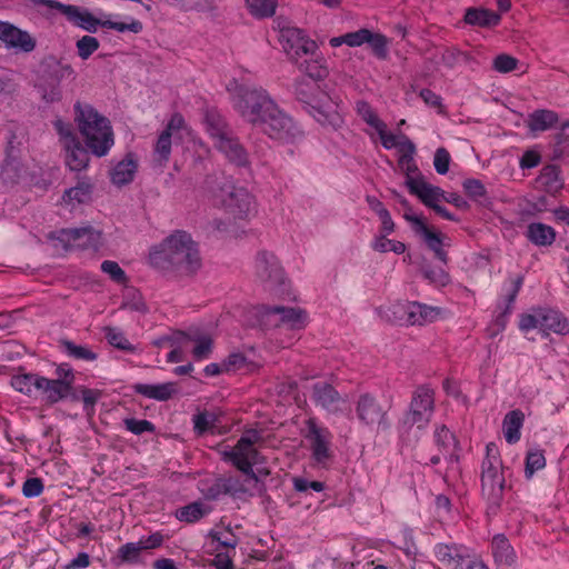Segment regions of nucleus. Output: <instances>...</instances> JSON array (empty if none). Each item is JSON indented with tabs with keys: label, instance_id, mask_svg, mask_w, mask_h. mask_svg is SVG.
<instances>
[{
	"label": "nucleus",
	"instance_id": "nucleus-27",
	"mask_svg": "<svg viewBox=\"0 0 569 569\" xmlns=\"http://www.w3.org/2000/svg\"><path fill=\"white\" fill-rule=\"evenodd\" d=\"M540 330L548 335L552 331L558 335L569 333V320L559 311L540 309Z\"/></svg>",
	"mask_w": 569,
	"mask_h": 569
},
{
	"label": "nucleus",
	"instance_id": "nucleus-53",
	"mask_svg": "<svg viewBox=\"0 0 569 569\" xmlns=\"http://www.w3.org/2000/svg\"><path fill=\"white\" fill-rule=\"evenodd\" d=\"M422 276L431 283L445 287L449 282V274L443 268H433L428 264L421 267Z\"/></svg>",
	"mask_w": 569,
	"mask_h": 569
},
{
	"label": "nucleus",
	"instance_id": "nucleus-32",
	"mask_svg": "<svg viewBox=\"0 0 569 569\" xmlns=\"http://www.w3.org/2000/svg\"><path fill=\"white\" fill-rule=\"evenodd\" d=\"M206 126L208 133L214 141V147L233 133L223 117L216 111H209L206 114Z\"/></svg>",
	"mask_w": 569,
	"mask_h": 569
},
{
	"label": "nucleus",
	"instance_id": "nucleus-11",
	"mask_svg": "<svg viewBox=\"0 0 569 569\" xmlns=\"http://www.w3.org/2000/svg\"><path fill=\"white\" fill-rule=\"evenodd\" d=\"M399 203L406 209L403 218L411 223L413 231L419 234L429 250H431L435 257L443 264L448 262V253L443 249L447 244L445 242V236L441 232H437L430 229L426 222L418 216L411 212V207L406 198L401 194L393 192Z\"/></svg>",
	"mask_w": 569,
	"mask_h": 569
},
{
	"label": "nucleus",
	"instance_id": "nucleus-62",
	"mask_svg": "<svg viewBox=\"0 0 569 569\" xmlns=\"http://www.w3.org/2000/svg\"><path fill=\"white\" fill-rule=\"evenodd\" d=\"M186 332L174 331L171 335L162 336L153 341V345L158 348L172 347L177 343H186Z\"/></svg>",
	"mask_w": 569,
	"mask_h": 569
},
{
	"label": "nucleus",
	"instance_id": "nucleus-19",
	"mask_svg": "<svg viewBox=\"0 0 569 569\" xmlns=\"http://www.w3.org/2000/svg\"><path fill=\"white\" fill-rule=\"evenodd\" d=\"M73 380L72 370H69L62 379H48L41 376L39 397L48 403H57L70 395Z\"/></svg>",
	"mask_w": 569,
	"mask_h": 569
},
{
	"label": "nucleus",
	"instance_id": "nucleus-7",
	"mask_svg": "<svg viewBox=\"0 0 569 569\" xmlns=\"http://www.w3.org/2000/svg\"><path fill=\"white\" fill-rule=\"evenodd\" d=\"M381 317L393 323L407 326H425L436 321L441 309L418 301L393 302L386 308H380Z\"/></svg>",
	"mask_w": 569,
	"mask_h": 569
},
{
	"label": "nucleus",
	"instance_id": "nucleus-52",
	"mask_svg": "<svg viewBox=\"0 0 569 569\" xmlns=\"http://www.w3.org/2000/svg\"><path fill=\"white\" fill-rule=\"evenodd\" d=\"M100 47V42L92 36H83L76 42L78 56L82 60L89 59Z\"/></svg>",
	"mask_w": 569,
	"mask_h": 569
},
{
	"label": "nucleus",
	"instance_id": "nucleus-58",
	"mask_svg": "<svg viewBox=\"0 0 569 569\" xmlns=\"http://www.w3.org/2000/svg\"><path fill=\"white\" fill-rule=\"evenodd\" d=\"M101 270L104 273L109 274L110 278L118 283H123L127 281L126 272L120 268V266L116 261L104 260L101 263Z\"/></svg>",
	"mask_w": 569,
	"mask_h": 569
},
{
	"label": "nucleus",
	"instance_id": "nucleus-28",
	"mask_svg": "<svg viewBox=\"0 0 569 569\" xmlns=\"http://www.w3.org/2000/svg\"><path fill=\"white\" fill-rule=\"evenodd\" d=\"M491 549L495 562L498 568H508L515 563V550L503 535H496L492 538Z\"/></svg>",
	"mask_w": 569,
	"mask_h": 569
},
{
	"label": "nucleus",
	"instance_id": "nucleus-14",
	"mask_svg": "<svg viewBox=\"0 0 569 569\" xmlns=\"http://www.w3.org/2000/svg\"><path fill=\"white\" fill-rule=\"evenodd\" d=\"M189 127L182 114L178 112L173 113L156 141L153 148L156 160L161 164L167 163L171 154L172 138L180 140L183 138V134L189 133Z\"/></svg>",
	"mask_w": 569,
	"mask_h": 569
},
{
	"label": "nucleus",
	"instance_id": "nucleus-21",
	"mask_svg": "<svg viewBox=\"0 0 569 569\" xmlns=\"http://www.w3.org/2000/svg\"><path fill=\"white\" fill-rule=\"evenodd\" d=\"M202 495L208 500H218L222 496H237L244 492L242 483L232 477L229 478H217L210 485L202 488Z\"/></svg>",
	"mask_w": 569,
	"mask_h": 569
},
{
	"label": "nucleus",
	"instance_id": "nucleus-30",
	"mask_svg": "<svg viewBox=\"0 0 569 569\" xmlns=\"http://www.w3.org/2000/svg\"><path fill=\"white\" fill-rule=\"evenodd\" d=\"M525 415L521 410L516 409L508 412L502 421V431L508 443L512 445L520 440L521 428L523 426Z\"/></svg>",
	"mask_w": 569,
	"mask_h": 569
},
{
	"label": "nucleus",
	"instance_id": "nucleus-6",
	"mask_svg": "<svg viewBox=\"0 0 569 569\" xmlns=\"http://www.w3.org/2000/svg\"><path fill=\"white\" fill-rule=\"evenodd\" d=\"M505 482L499 450L493 442H490L486 446V457L481 463V492L490 507L500 506Z\"/></svg>",
	"mask_w": 569,
	"mask_h": 569
},
{
	"label": "nucleus",
	"instance_id": "nucleus-64",
	"mask_svg": "<svg viewBox=\"0 0 569 569\" xmlns=\"http://www.w3.org/2000/svg\"><path fill=\"white\" fill-rule=\"evenodd\" d=\"M54 128L61 138V142H62L63 147H66V144H68L74 140H78L72 131L70 123H66L59 119V120L54 121Z\"/></svg>",
	"mask_w": 569,
	"mask_h": 569
},
{
	"label": "nucleus",
	"instance_id": "nucleus-17",
	"mask_svg": "<svg viewBox=\"0 0 569 569\" xmlns=\"http://www.w3.org/2000/svg\"><path fill=\"white\" fill-rule=\"evenodd\" d=\"M58 240L67 249L97 251L101 247V232L90 226L62 229L59 231Z\"/></svg>",
	"mask_w": 569,
	"mask_h": 569
},
{
	"label": "nucleus",
	"instance_id": "nucleus-3",
	"mask_svg": "<svg viewBox=\"0 0 569 569\" xmlns=\"http://www.w3.org/2000/svg\"><path fill=\"white\" fill-rule=\"evenodd\" d=\"M74 120L88 149L97 157L106 156L114 143L110 121L92 106L77 102Z\"/></svg>",
	"mask_w": 569,
	"mask_h": 569
},
{
	"label": "nucleus",
	"instance_id": "nucleus-61",
	"mask_svg": "<svg viewBox=\"0 0 569 569\" xmlns=\"http://www.w3.org/2000/svg\"><path fill=\"white\" fill-rule=\"evenodd\" d=\"M536 328L540 330V309L535 310L533 313L521 315L519 329L522 332H528Z\"/></svg>",
	"mask_w": 569,
	"mask_h": 569
},
{
	"label": "nucleus",
	"instance_id": "nucleus-46",
	"mask_svg": "<svg viewBox=\"0 0 569 569\" xmlns=\"http://www.w3.org/2000/svg\"><path fill=\"white\" fill-rule=\"evenodd\" d=\"M546 467V458L543 451L535 449L528 451L526 456L525 476L527 479H531L536 471H539Z\"/></svg>",
	"mask_w": 569,
	"mask_h": 569
},
{
	"label": "nucleus",
	"instance_id": "nucleus-49",
	"mask_svg": "<svg viewBox=\"0 0 569 569\" xmlns=\"http://www.w3.org/2000/svg\"><path fill=\"white\" fill-rule=\"evenodd\" d=\"M415 156H400L398 160V166L400 170L406 176V186L408 187V183L410 180H421L423 179V176L420 173L418 166L415 161Z\"/></svg>",
	"mask_w": 569,
	"mask_h": 569
},
{
	"label": "nucleus",
	"instance_id": "nucleus-20",
	"mask_svg": "<svg viewBox=\"0 0 569 569\" xmlns=\"http://www.w3.org/2000/svg\"><path fill=\"white\" fill-rule=\"evenodd\" d=\"M254 268L257 277L264 283L274 286L283 281V270L273 253L259 252Z\"/></svg>",
	"mask_w": 569,
	"mask_h": 569
},
{
	"label": "nucleus",
	"instance_id": "nucleus-29",
	"mask_svg": "<svg viewBox=\"0 0 569 569\" xmlns=\"http://www.w3.org/2000/svg\"><path fill=\"white\" fill-rule=\"evenodd\" d=\"M309 59L296 62L298 69L303 72L311 81L318 82L323 80L329 74L325 58L316 51L315 56H309Z\"/></svg>",
	"mask_w": 569,
	"mask_h": 569
},
{
	"label": "nucleus",
	"instance_id": "nucleus-57",
	"mask_svg": "<svg viewBox=\"0 0 569 569\" xmlns=\"http://www.w3.org/2000/svg\"><path fill=\"white\" fill-rule=\"evenodd\" d=\"M462 187L466 193L475 200H480L481 198H485L487 194L486 187L478 179H466L462 183Z\"/></svg>",
	"mask_w": 569,
	"mask_h": 569
},
{
	"label": "nucleus",
	"instance_id": "nucleus-45",
	"mask_svg": "<svg viewBox=\"0 0 569 569\" xmlns=\"http://www.w3.org/2000/svg\"><path fill=\"white\" fill-rule=\"evenodd\" d=\"M356 110L358 116L371 128L381 129L383 128V121L380 120L372 107L365 100L356 102Z\"/></svg>",
	"mask_w": 569,
	"mask_h": 569
},
{
	"label": "nucleus",
	"instance_id": "nucleus-42",
	"mask_svg": "<svg viewBox=\"0 0 569 569\" xmlns=\"http://www.w3.org/2000/svg\"><path fill=\"white\" fill-rule=\"evenodd\" d=\"M369 32V29L362 28L353 32H348L339 37H333L329 40V43L333 48H337L341 44H347L349 47H360L363 43H367Z\"/></svg>",
	"mask_w": 569,
	"mask_h": 569
},
{
	"label": "nucleus",
	"instance_id": "nucleus-4",
	"mask_svg": "<svg viewBox=\"0 0 569 569\" xmlns=\"http://www.w3.org/2000/svg\"><path fill=\"white\" fill-rule=\"evenodd\" d=\"M36 7H44L48 10L56 9L61 12L69 22L88 32H97L99 27L116 30L118 32L140 33L143 29L142 22L131 19L130 22H116L111 20H99L87 9L73 4H63L57 0H31Z\"/></svg>",
	"mask_w": 569,
	"mask_h": 569
},
{
	"label": "nucleus",
	"instance_id": "nucleus-22",
	"mask_svg": "<svg viewBox=\"0 0 569 569\" xmlns=\"http://www.w3.org/2000/svg\"><path fill=\"white\" fill-rule=\"evenodd\" d=\"M133 390L140 396L157 401H167L173 398L179 391L177 382L173 381L156 385L136 383Z\"/></svg>",
	"mask_w": 569,
	"mask_h": 569
},
{
	"label": "nucleus",
	"instance_id": "nucleus-13",
	"mask_svg": "<svg viewBox=\"0 0 569 569\" xmlns=\"http://www.w3.org/2000/svg\"><path fill=\"white\" fill-rule=\"evenodd\" d=\"M279 41L291 61L298 62L303 56H315L318 44L303 30L284 27L280 30Z\"/></svg>",
	"mask_w": 569,
	"mask_h": 569
},
{
	"label": "nucleus",
	"instance_id": "nucleus-40",
	"mask_svg": "<svg viewBox=\"0 0 569 569\" xmlns=\"http://www.w3.org/2000/svg\"><path fill=\"white\" fill-rule=\"evenodd\" d=\"M465 21L471 26L493 27L500 21V16L487 9L469 8L465 14Z\"/></svg>",
	"mask_w": 569,
	"mask_h": 569
},
{
	"label": "nucleus",
	"instance_id": "nucleus-39",
	"mask_svg": "<svg viewBox=\"0 0 569 569\" xmlns=\"http://www.w3.org/2000/svg\"><path fill=\"white\" fill-rule=\"evenodd\" d=\"M559 118L555 111L540 109L528 117V128L531 131H546L555 127Z\"/></svg>",
	"mask_w": 569,
	"mask_h": 569
},
{
	"label": "nucleus",
	"instance_id": "nucleus-33",
	"mask_svg": "<svg viewBox=\"0 0 569 569\" xmlns=\"http://www.w3.org/2000/svg\"><path fill=\"white\" fill-rule=\"evenodd\" d=\"M14 152V148L10 144L0 170V179L7 186L17 183L21 174V166Z\"/></svg>",
	"mask_w": 569,
	"mask_h": 569
},
{
	"label": "nucleus",
	"instance_id": "nucleus-2",
	"mask_svg": "<svg viewBox=\"0 0 569 569\" xmlns=\"http://www.w3.org/2000/svg\"><path fill=\"white\" fill-rule=\"evenodd\" d=\"M149 263L161 271L193 274L201 267L198 243L190 233L176 230L149 251Z\"/></svg>",
	"mask_w": 569,
	"mask_h": 569
},
{
	"label": "nucleus",
	"instance_id": "nucleus-44",
	"mask_svg": "<svg viewBox=\"0 0 569 569\" xmlns=\"http://www.w3.org/2000/svg\"><path fill=\"white\" fill-rule=\"evenodd\" d=\"M249 12L259 19L272 17L276 12L277 0H244Z\"/></svg>",
	"mask_w": 569,
	"mask_h": 569
},
{
	"label": "nucleus",
	"instance_id": "nucleus-50",
	"mask_svg": "<svg viewBox=\"0 0 569 569\" xmlns=\"http://www.w3.org/2000/svg\"><path fill=\"white\" fill-rule=\"evenodd\" d=\"M218 418L214 412H199L193 417V428L198 435H203L208 431H212L216 427Z\"/></svg>",
	"mask_w": 569,
	"mask_h": 569
},
{
	"label": "nucleus",
	"instance_id": "nucleus-59",
	"mask_svg": "<svg viewBox=\"0 0 569 569\" xmlns=\"http://www.w3.org/2000/svg\"><path fill=\"white\" fill-rule=\"evenodd\" d=\"M44 486L40 478H28L22 486V493L27 498L39 497L43 492Z\"/></svg>",
	"mask_w": 569,
	"mask_h": 569
},
{
	"label": "nucleus",
	"instance_id": "nucleus-26",
	"mask_svg": "<svg viewBox=\"0 0 569 569\" xmlns=\"http://www.w3.org/2000/svg\"><path fill=\"white\" fill-rule=\"evenodd\" d=\"M216 148L221 151L231 163L238 167L249 166L248 152L233 133L224 140H221Z\"/></svg>",
	"mask_w": 569,
	"mask_h": 569
},
{
	"label": "nucleus",
	"instance_id": "nucleus-8",
	"mask_svg": "<svg viewBox=\"0 0 569 569\" xmlns=\"http://www.w3.org/2000/svg\"><path fill=\"white\" fill-rule=\"evenodd\" d=\"M435 411V391L427 385L416 388L408 410L398 423L401 435L409 433L413 427L425 429Z\"/></svg>",
	"mask_w": 569,
	"mask_h": 569
},
{
	"label": "nucleus",
	"instance_id": "nucleus-38",
	"mask_svg": "<svg viewBox=\"0 0 569 569\" xmlns=\"http://www.w3.org/2000/svg\"><path fill=\"white\" fill-rule=\"evenodd\" d=\"M435 441L438 448L445 452L446 459L450 462L458 460V456L455 453L457 447L455 435L446 426H440L436 429Z\"/></svg>",
	"mask_w": 569,
	"mask_h": 569
},
{
	"label": "nucleus",
	"instance_id": "nucleus-43",
	"mask_svg": "<svg viewBox=\"0 0 569 569\" xmlns=\"http://www.w3.org/2000/svg\"><path fill=\"white\" fill-rule=\"evenodd\" d=\"M60 347L68 357L76 360L93 361L97 359V353L87 346L77 345L70 340H61Z\"/></svg>",
	"mask_w": 569,
	"mask_h": 569
},
{
	"label": "nucleus",
	"instance_id": "nucleus-5",
	"mask_svg": "<svg viewBox=\"0 0 569 569\" xmlns=\"http://www.w3.org/2000/svg\"><path fill=\"white\" fill-rule=\"evenodd\" d=\"M297 99L305 103L306 110L321 124L339 128L342 123L340 114L329 103L330 98L320 90L317 82L306 78L295 82Z\"/></svg>",
	"mask_w": 569,
	"mask_h": 569
},
{
	"label": "nucleus",
	"instance_id": "nucleus-12",
	"mask_svg": "<svg viewBox=\"0 0 569 569\" xmlns=\"http://www.w3.org/2000/svg\"><path fill=\"white\" fill-rule=\"evenodd\" d=\"M390 405L381 403L369 392L361 393L356 401V415L361 425L387 431L390 428L388 412Z\"/></svg>",
	"mask_w": 569,
	"mask_h": 569
},
{
	"label": "nucleus",
	"instance_id": "nucleus-41",
	"mask_svg": "<svg viewBox=\"0 0 569 569\" xmlns=\"http://www.w3.org/2000/svg\"><path fill=\"white\" fill-rule=\"evenodd\" d=\"M211 508L201 501H194L176 510V518L181 522L193 523L209 515Z\"/></svg>",
	"mask_w": 569,
	"mask_h": 569
},
{
	"label": "nucleus",
	"instance_id": "nucleus-16",
	"mask_svg": "<svg viewBox=\"0 0 569 569\" xmlns=\"http://www.w3.org/2000/svg\"><path fill=\"white\" fill-rule=\"evenodd\" d=\"M310 398L316 406L331 415H342L348 410L347 397L341 396L332 385L326 381H317L311 386Z\"/></svg>",
	"mask_w": 569,
	"mask_h": 569
},
{
	"label": "nucleus",
	"instance_id": "nucleus-48",
	"mask_svg": "<svg viewBox=\"0 0 569 569\" xmlns=\"http://www.w3.org/2000/svg\"><path fill=\"white\" fill-rule=\"evenodd\" d=\"M91 186L87 182H79L76 187L66 190L63 200L66 202L83 203L90 199Z\"/></svg>",
	"mask_w": 569,
	"mask_h": 569
},
{
	"label": "nucleus",
	"instance_id": "nucleus-54",
	"mask_svg": "<svg viewBox=\"0 0 569 569\" xmlns=\"http://www.w3.org/2000/svg\"><path fill=\"white\" fill-rule=\"evenodd\" d=\"M123 425L128 431L137 436H140L144 432H154L156 430L154 425L146 419L138 420L134 418H126L123 420Z\"/></svg>",
	"mask_w": 569,
	"mask_h": 569
},
{
	"label": "nucleus",
	"instance_id": "nucleus-51",
	"mask_svg": "<svg viewBox=\"0 0 569 569\" xmlns=\"http://www.w3.org/2000/svg\"><path fill=\"white\" fill-rule=\"evenodd\" d=\"M143 551L140 542H127L118 549V557L123 562L137 563L140 560V555Z\"/></svg>",
	"mask_w": 569,
	"mask_h": 569
},
{
	"label": "nucleus",
	"instance_id": "nucleus-60",
	"mask_svg": "<svg viewBox=\"0 0 569 569\" xmlns=\"http://www.w3.org/2000/svg\"><path fill=\"white\" fill-rule=\"evenodd\" d=\"M450 154L445 148H438L435 152L433 166L439 174H445L449 170Z\"/></svg>",
	"mask_w": 569,
	"mask_h": 569
},
{
	"label": "nucleus",
	"instance_id": "nucleus-25",
	"mask_svg": "<svg viewBox=\"0 0 569 569\" xmlns=\"http://www.w3.org/2000/svg\"><path fill=\"white\" fill-rule=\"evenodd\" d=\"M138 170V160L133 153H127L110 171V180L114 186L122 187L133 181Z\"/></svg>",
	"mask_w": 569,
	"mask_h": 569
},
{
	"label": "nucleus",
	"instance_id": "nucleus-10",
	"mask_svg": "<svg viewBox=\"0 0 569 569\" xmlns=\"http://www.w3.org/2000/svg\"><path fill=\"white\" fill-rule=\"evenodd\" d=\"M260 438L258 431L250 430L230 450L223 452L226 461L232 462L238 470L253 480H257V475L252 467L261 462V455L254 448Z\"/></svg>",
	"mask_w": 569,
	"mask_h": 569
},
{
	"label": "nucleus",
	"instance_id": "nucleus-56",
	"mask_svg": "<svg viewBox=\"0 0 569 569\" xmlns=\"http://www.w3.org/2000/svg\"><path fill=\"white\" fill-rule=\"evenodd\" d=\"M518 66V60L509 54L501 53L493 59L492 68L500 73L513 71Z\"/></svg>",
	"mask_w": 569,
	"mask_h": 569
},
{
	"label": "nucleus",
	"instance_id": "nucleus-18",
	"mask_svg": "<svg viewBox=\"0 0 569 569\" xmlns=\"http://www.w3.org/2000/svg\"><path fill=\"white\" fill-rule=\"evenodd\" d=\"M306 439L310 443L312 458L317 463L325 465L331 458L332 433L311 418L307 421Z\"/></svg>",
	"mask_w": 569,
	"mask_h": 569
},
{
	"label": "nucleus",
	"instance_id": "nucleus-35",
	"mask_svg": "<svg viewBox=\"0 0 569 569\" xmlns=\"http://www.w3.org/2000/svg\"><path fill=\"white\" fill-rule=\"evenodd\" d=\"M40 380L41 376L38 373H19L11 378V386L28 397L38 398Z\"/></svg>",
	"mask_w": 569,
	"mask_h": 569
},
{
	"label": "nucleus",
	"instance_id": "nucleus-15",
	"mask_svg": "<svg viewBox=\"0 0 569 569\" xmlns=\"http://www.w3.org/2000/svg\"><path fill=\"white\" fill-rule=\"evenodd\" d=\"M261 316L270 326H283L290 330H301L306 327L308 316L300 308L282 307V306H263Z\"/></svg>",
	"mask_w": 569,
	"mask_h": 569
},
{
	"label": "nucleus",
	"instance_id": "nucleus-47",
	"mask_svg": "<svg viewBox=\"0 0 569 569\" xmlns=\"http://www.w3.org/2000/svg\"><path fill=\"white\" fill-rule=\"evenodd\" d=\"M367 43L370 46L373 54L378 59L386 60L388 58L389 40L385 34L375 33V32L370 31Z\"/></svg>",
	"mask_w": 569,
	"mask_h": 569
},
{
	"label": "nucleus",
	"instance_id": "nucleus-55",
	"mask_svg": "<svg viewBox=\"0 0 569 569\" xmlns=\"http://www.w3.org/2000/svg\"><path fill=\"white\" fill-rule=\"evenodd\" d=\"M106 338L111 346H113L120 350H124V351H133L134 350L133 346L129 342V340L124 337V335L117 329L108 328L107 332H106Z\"/></svg>",
	"mask_w": 569,
	"mask_h": 569
},
{
	"label": "nucleus",
	"instance_id": "nucleus-36",
	"mask_svg": "<svg viewBox=\"0 0 569 569\" xmlns=\"http://www.w3.org/2000/svg\"><path fill=\"white\" fill-rule=\"evenodd\" d=\"M186 343L193 342L192 356L196 360L208 359L212 352L213 340L207 333L199 331L186 332Z\"/></svg>",
	"mask_w": 569,
	"mask_h": 569
},
{
	"label": "nucleus",
	"instance_id": "nucleus-23",
	"mask_svg": "<svg viewBox=\"0 0 569 569\" xmlns=\"http://www.w3.org/2000/svg\"><path fill=\"white\" fill-rule=\"evenodd\" d=\"M408 189L411 194L417 196L425 206L431 209L438 204V201L445 198L443 190L428 183L425 178L421 180H410Z\"/></svg>",
	"mask_w": 569,
	"mask_h": 569
},
{
	"label": "nucleus",
	"instance_id": "nucleus-37",
	"mask_svg": "<svg viewBox=\"0 0 569 569\" xmlns=\"http://www.w3.org/2000/svg\"><path fill=\"white\" fill-rule=\"evenodd\" d=\"M3 43L8 48L20 49L24 52H30L36 48L34 39L27 31L20 30L13 24L10 26Z\"/></svg>",
	"mask_w": 569,
	"mask_h": 569
},
{
	"label": "nucleus",
	"instance_id": "nucleus-34",
	"mask_svg": "<svg viewBox=\"0 0 569 569\" xmlns=\"http://www.w3.org/2000/svg\"><path fill=\"white\" fill-rule=\"evenodd\" d=\"M63 148L66 150V163L72 171H81L87 168L89 162L88 151L79 140H74Z\"/></svg>",
	"mask_w": 569,
	"mask_h": 569
},
{
	"label": "nucleus",
	"instance_id": "nucleus-63",
	"mask_svg": "<svg viewBox=\"0 0 569 569\" xmlns=\"http://www.w3.org/2000/svg\"><path fill=\"white\" fill-rule=\"evenodd\" d=\"M226 372L242 370L247 366V359L242 353H231L223 360Z\"/></svg>",
	"mask_w": 569,
	"mask_h": 569
},
{
	"label": "nucleus",
	"instance_id": "nucleus-9",
	"mask_svg": "<svg viewBox=\"0 0 569 569\" xmlns=\"http://www.w3.org/2000/svg\"><path fill=\"white\" fill-rule=\"evenodd\" d=\"M213 201L234 219H249L256 212L252 194L246 188L234 186L230 180H224L213 191Z\"/></svg>",
	"mask_w": 569,
	"mask_h": 569
},
{
	"label": "nucleus",
	"instance_id": "nucleus-31",
	"mask_svg": "<svg viewBox=\"0 0 569 569\" xmlns=\"http://www.w3.org/2000/svg\"><path fill=\"white\" fill-rule=\"evenodd\" d=\"M526 237L536 246L547 247L556 240V231L542 222H532L527 227Z\"/></svg>",
	"mask_w": 569,
	"mask_h": 569
},
{
	"label": "nucleus",
	"instance_id": "nucleus-1",
	"mask_svg": "<svg viewBox=\"0 0 569 569\" xmlns=\"http://www.w3.org/2000/svg\"><path fill=\"white\" fill-rule=\"evenodd\" d=\"M232 106L248 123L271 139L292 143L302 137L293 119L279 108L268 91L261 87H237L231 96Z\"/></svg>",
	"mask_w": 569,
	"mask_h": 569
},
{
	"label": "nucleus",
	"instance_id": "nucleus-24",
	"mask_svg": "<svg viewBox=\"0 0 569 569\" xmlns=\"http://www.w3.org/2000/svg\"><path fill=\"white\" fill-rule=\"evenodd\" d=\"M467 550L457 543H437L433 548L436 559L448 569H458Z\"/></svg>",
	"mask_w": 569,
	"mask_h": 569
}]
</instances>
